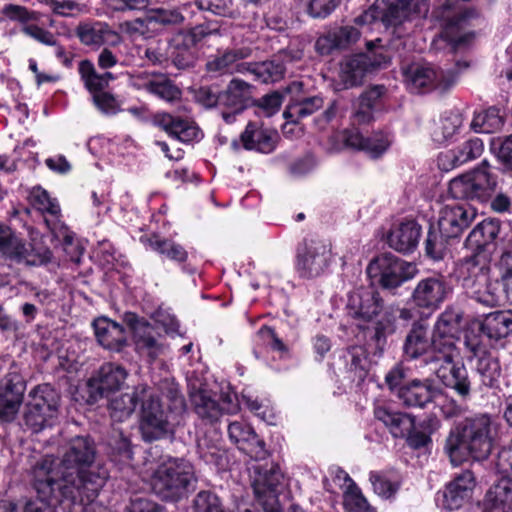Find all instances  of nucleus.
I'll return each instance as SVG.
<instances>
[{
  "label": "nucleus",
  "instance_id": "338daca9",
  "mask_svg": "<svg viewBox=\"0 0 512 512\" xmlns=\"http://www.w3.org/2000/svg\"><path fill=\"white\" fill-rule=\"evenodd\" d=\"M22 32L43 45L57 46L56 36L51 31L36 24L25 25Z\"/></svg>",
  "mask_w": 512,
  "mask_h": 512
},
{
  "label": "nucleus",
  "instance_id": "603ef678",
  "mask_svg": "<svg viewBox=\"0 0 512 512\" xmlns=\"http://www.w3.org/2000/svg\"><path fill=\"white\" fill-rule=\"evenodd\" d=\"M78 71L85 88L92 94V96L104 91V78H102L96 71L94 64L91 61H80Z\"/></svg>",
  "mask_w": 512,
  "mask_h": 512
},
{
  "label": "nucleus",
  "instance_id": "ea45409f",
  "mask_svg": "<svg viewBox=\"0 0 512 512\" xmlns=\"http://www.w3.org/2000/svg\"><path fill=\"white\" fill-rule=\"evenodd\" d=\"M191 401L198 417L207 424L216 423L223 415L220 404L206 391L198 390L191 394Z\"/></svg>",
  "mask_w": 512,
  "mask_h": 512
},
{
  "label": "nucleus",
  "instance_id": "473e14b6",
  "mask_svg": "<svg viewBox=\"0 0 512 512\" xmlns=\"http://www.w3.org/2000/svg\"><path fill=\"white\" fill-rule=\"evenodd\" d=\"M486 512H512V479L504 476L487 491L484 499Z\"/></svg>",
  "mask_w": 512,
  "mask_h": 512
},
{
  "label": "nucleus",
  "instance_id": "5fc2aeb1",
  "mask_svg": "<svg viewBox=\"0 0 512 512\" xmlns=\"http://www.w3.org/2000/svg\"><path fill=\"white\" fill-rule=\"evenodd\" d=\"M197 453L199 457L207 464L220 465L224 456L217 440H212L207 436L200 438L197 442Z\"/></svg>",
  "mask_w": 512,
  "mask_h": 512
},
{
  "label": "nucleus",
  "instance_id": "6e6d98bb",
  "mask_svg": "<svg viewBox=\"0 0 512 512\" xmlns=\"http://www.w3.org/2000/svg\"><path fill=\"white\" fill-rule=\"evenodd\" d=\"M54 14L63 17H71L86 11V5L81 0H40Z\"/></svg>",
  "mask_w": 512,
  "mask_h": 512
},
{
  "label": "nucleus",
  "instance_id": "423d86ee",
  "mask_svg": "<svg viewBox=\"0 0 512 512\" xmlns=\"http://www.w3.org/2000/svg\"><path fill=\"white\" fill-rule=\"evenodd\" d=\"M497 186L496 176L489 163L484 160L474 170L462 174L449 183V193L459 200H488Z\"/></svg>",
  "mask_w": 512,
  "mask_h": 512
},
{
  "label": "nucleus",
  "instance_id": "4be33fe9",
  "mask_svg": "<svg viewBox=\"0 0 512 512\" xmlns=\"http://www.w3.org/2000/svg\"><path fill=\"white\" fill-rule=\"evenodd\" d=\"M230 440L253 459H264L267 456L265 442L259 438L253 428L243 422H232L228 426Z\"/></svg>",
  "mask_w": 512,
  "mask_h": 512
},
{
  "label": "nucleus",
  "instance_id": "69168bd1",
  "mask_svg": "<svg viewBox=\"0 0 512 512\" xmlns=\"http://www.w3.org/2000/svg\"><path fill=\"white\" fill-rule=\"evenodd\" d=\"M335 42L338 49L347 48L351 44L355 43L359 37V30L351 25H345L332 29Z\"/></svg>",
  "mask_w": 512,
  "mask_h": 512
},
{
  "label": "nucleus",
  "instance_id": "774afa93",
  "mask_svg": "<svg viewBox=\"0 0 512 512\" xmlns=\"http://www.w3.org/2000/svg\"><path fill=\"white\" fill-rule=\"evenodd\" d=\"M163 385L166 387V398L170 401L169 410L172 414L181 415L186 409V403L183 395L180 393L178 385L173 382L165 381Z\"/></svg>",
  "mask_w": 512,
  "mask_h": 512
},
{
  "label": "nucleus",
  "instance_id": "8fccbe9b",
  "mask_svg": "<svg viewBox=\"0 0 512 512\" xmlns=\"http://www.w3.org/2000/svg\"><path fill=\"white\" fill-rule=\"evenodd\" d=\"M148 242L151 249L172 261L183 263L188 258V253L185 248L172 240L160 239L158 236H153Z\"/></svg>",
  "mask_w": 512,
  "mask_h": 512
},
{
  "label": "nucleus",
  "instance_id": "2eb2a0df",
  "mask_svg": "<svg viewBox=\"0 0 512 512\" xmlns=\"http://www.w3.org/2000/svg\"><path fill=\"white\" fill-rule=\"evenodd\" d=\"M128 376L127 371L120 365L105 363L97 374L88 381L89 396L97 401L109 393L119 390Z\"/></svg>",
  "mask_w": 512,
  "mask_h": 512
},
{
  "label": "nucleus",
  "instance_id": "6e6552de",
  "mask_svg": "<svg viewBox=\"0 0 512 512\" xmlns=\"http://www.w3.org/2000/svg\"><path fill=\"white\" fill-rule=\"evenodd\" d=\"M179 415L164 410L160 399L148 387V392L142 400L140 431L145 441H154L164 437L173 430Z\"/></svg>",
  "mask_w": 512,
  "mask_h": 512
},
{
  "label": "nucleus",
  "instance_id": "39448f33",
  "mask_svg": "<svg viewBox=\"0 0 512 512\" xmlns=\"http://www.w3.org/2000/svg\"><path fill=\"white\" fill-rule=\"evenodd\" d=\"M462 313L454 308H447L438 317L432 333L431 363H450L459 356L456 346Z\"/></svg>",
  "mask_w": 512,
  "mask_h": 512
},
{
  "label": "nucleus",
  "instance_id": "ddd939ff",
  "mask_svg": "<svg viewBox=\"0 0 512 512\" xmlns=\"http://www.w3.org/2000/svg\"><path fill=\"white\" fill-rule=\"evenodd\" d=\"M346 307L351 317L369 322L381 313L383 299L373 286H361L349 293Z\"/></svg>",
  "mask_w": 512,
  "mask_h": 512
},
{
  "label": "nucleus",
  "instance_id": "72a5a7b5",
  "mask_svg": "<svg viewBox=\"0 0 512 512\" xmlns=\"http://www.w3.org/2000/svg\"><path fill=\"white\" fill-rule=\"evenodd\" d=\"M148 392V386L140 384L135 387L133 392L124 393L110 401V416L115 422H123L128 419L136 409L139 401L144 400Z\"/></svg>",
  "mask_w": 512,
  "mask_h": 512
},
{
  "label": "nucleus",
  "instance_id": "bb28decb",
  "mask_svg": "<svg viewBox=\"0 0 512 512\" xmlns=\"http://www.w3.org/2000/svg\"><path fill=\"white\" fill-rule=\"evenodd\" d=\"M421 236V226L413 221L395 224L387 236L388 245L401 253H410L415 250Z\"/></svg>",
  "mask_w": 512,
  "mask_h": 512
},
{
  "label": "nucleus",
  "instance_id": "09e8293b",
  "mask_svg": "<svg viewBox=\"0 0 512 512\" xmlns=\"http://www.w3.org/2000/svg\"><path fill=\"white\" fill-rule=\"evenodd\" d=\"M503 125L501 116L496 109L475 112L470 128L476 133H493Z\"/></svg>",
  "mask_w": 512,
  "mask_h": 512
},
{
  "label": "nucleus",
  "instance_id": "13d9d810",
  "mask_svg": "<svg viewBox=\"0 0 512 512\" xmlns=\"http://www.w3.org/2000/svg\"><path fill=\"white\" fill-rule=\"evenodd\" d=\"M409 18L403 0H390L386 10L381 15V21L386 26H397Z\"/></svg>",
  "mask_w": 512,
  "mask_h": 512
},
{
  "label": "nucleus",
  "instance_id": "79ce46f5",
  "mask_svg": "<svg viewBox=\"0 0 512 512\" xmlns=\"http://www.w3.org/2000/svg\"><path fill=\"white\" fill-rule=\"evenodd\" d=\"M30 199L36 209L43 214L49 215L50 218L45 216V223L54 232L59 222L61 211L58 202L52 199L49 194L40 187L34 188L31 191Z\"/></svg>",
  "mask_w": 512,
  "mask_h": 512
},
{
  "label": "nucleus",
  "instance_id": "c03bdc74",
  "mask_svg": "<svg viewBox=\"0 0 512 512\" xmlns=\"http://www.w3.org/2000/svg\"><path fill=\"white\" fill-rule=\"evenodd\" d=\"M0 251L11 259L21 261L29 254V247L9 227L0 223Z\"/></svg>",
  "mask_w": 512,
  "mask_h": 512
},
{
  "label": "nucleus",
  "instance_id": "4c0bfd02",
  "mask_svg": "<svg viewBox=\"0 0 512 512\" xmlns=\"http://www.w3.org/2000/svg\"><path fill=\"white\" fill-rule=\"evenodd\" d=\"M252 86L241 80L232 79L225 90L221 91L220 107L243 111L251 98Z\"/></svg>",
  "mask_w": 512,
  "mask_h": 512
},
{
  "label": "nucleus",
  "instance_id": "680f3d73",
  "mask_svg": "<svg viewBox=\"0 0 512 512\" xmlns=\"http://www.w3.org/2000/svg\"><path fill=\"white\" fill-rule=\"evenodd\" d=\"M113 12L142 11L148 8L151 0H101Z\"/></svg>",
  "mask_w": 512,
  "mask_h": 512
},
{
  "label": "nucleus",
  "instance_id": "7ed1b4c3",
  "mask_svg": "<svg viewBox=\"0 0 512 512\" xmlns=\"http://www.w3.org/2000/svg\"><path fill=\"white\" fill-rule=\"evenodd\" d=\"M489 271L487 254H480L476 258H464L458 264V275L467 294L478 303L494 307L499 304L500 296L497 292V283L489 281Z\"/></svg>",
  "mask_w": 512,
  "mask_h": 512
},
{
  "label": "nucleus",
  "instance_id": "3c124183",
  "mask_svg": "<svg viewBox=\"0 0 512 512\" xmlns=\"http://www.w3.org/2000/svg\"><path fill=\"white\" fill-rule=\"evenodd\" d=\"M451 238L444 235L439 226L430 227L425 240L426 255L433 260L443 259L447 250V241Z\"/></svg>",
  "mask_w": 512,
  "mask_h": 512
},
{
  "label": "nucleus",
  "instance_id": "4d7b16f0",
  "mask_svg": "<svg viewBox=\"0 0 512 512\" xmlns=\"http://www.w3.org/2000/svg\"><path fill=\"white\" fill-rule=\"evenodd\" d=\"M370 482L375 493L385 499L394 496L399 489L398 480L384 473L371 472Z\"/></svg>",
  "mask_w": 512,
  "mask_h": 512
},
{
  "label": "nucleus",
  "instance_id": "a18cd8bd",
  "mask_svg": "<svg viewBox=\"0 0 512 512\" xmlns=\"http://www.w3.org/2000/svg\"><path fill=\"white\" fill-rule=\"evenodd\" d=\"M348 372L353 381L361 384L368 375L370 363L367 352L362 346H353L347 354Z\"/></svg>",
  "mask_w": 512,
  "mask_h": 512
},
{
  "label": "nucleus",
  "instance_id": "dca6fc26",
  "mask_svg": "<svg viewBox=\"0 0 512 512\" xmlns=\"http://www.w3.org/2000/svg\"><path fill=\"white\" fill-rule=\"evenodd\" d=\"M25 383L17 373H9L0 384V421L14 420L23 400Z\"/></svg>",
  "mask_w": 512,
  "mask_h": 512
},
{
  "label": "nucleus",
  "instance_id": "a19ab883",
  "mask_svg": "<svg viewBox=\"0 0 512 512\" xmlns=\"http://www.w3.org/2000/svg\"><path fill=\"white\" fill-rule=\"evenodd\" d=\"M241 73H251L261 83H273L282 79L285 71L284 65L277 60L260 63H246L240 66Z\"/></svg>",
  "mask_w": 512,
  "mask_h": 512
},
{
  "label": "nucleus",
  "instance_id": "9b49d317",
  "mask_svg": "<svg viewBox=\"0 0 512 512\" xmlns=\"http://www.w3.org/2000/svg\"><path fill=\"white\" fill-rule=\"evenodd\" d=\"M123 323L130 329L136 352L150 361L161 355L165 346L155 328L144 318L133 312H126L122 316Z\"/></svg>",
  "mask_w": 512,
  "mask_h": 512
},
{
  "label": "nucleus",
  "instance_id": "de8ad7c7",
  "mask_svg": "<svg viewBox=\"0 0 512 512\" xmlns=\"http://www.w3.org/2000/svg\"><path fill=\"white\" fill-rule=\"evenodd\" d=\"M476 371L483 385L487 387L496 386L501 376L499 360L488 353L478 357Z\"/></svg>",
  "mask_w": 512,
  "mask_h": 512
},
{
  "label": "nucleus",
  "instance_id": "c756f323",
  "mask_svg": "<svg viewBox=\"0 0 512 512\" xmlns=\"http://www.w3.org/2000/svg\"><path fill=\"white\" fill-rule=\"evenodd\" d=\"M278 140V134L256 122H249L241 134L243 146L248 150H256L261 153H271Z\"/></svg>",
  "mask_w": 512,
  "mask_h": 512
},
{
  "label": "nucleus",
  "instance_id": "1a4fd4ad",
  "mask_svg": "<svg viewBox=\"0 0 512 512\" xmlns=\"http://www.w3.org/2000/svg\"><path fill=\"white\" fill-rule=\"evenodd\" d=\"M60 396L48 384L35 387L29 392L24 412V422L32 431H41L49 420L58 414Z\"/></svg>",
  "mask_w": 512,
  "mask_h": 512
},
{
  "label": "nucleus",
  "instance_id": "4468645a",
  "mask_svg": "<svg viewBox=\"0 0 512 512\" xmlns=\"http://www.w3.org/2000/svg\"><path fill=\"white\" fill-rule=\"evenodd\" d=\"M450 293V287L441 275L421 279L412 292V301L418 308L435 311Z\"/></svg>",
  "mask_w": 512,
  "mask_h": 512
},
{
  "label": "nucleus",
  "instance_id": "f3484780",
  "mask_svg": "<svg viewBox=\"0 0 512 512\" xmlns=\"http://www.w3.org/2000/svg\"><path fill=\"white\" fill-rule=\"evenodd\" d=\"M75 34L83 45L89 47H115L122 42L121 35L103 21L81 22L76 27Z\"/></svg>",
  "mask_w": 512,
  "mask_h": 512
},
{
  "label": "nucleus",
  "instance_id": "0e129e2a",
  "mask_svg": "<svg viewBox=\"0 0 512 512\" xmlns=\"http://www.w3.org/2000/svg\"><path fill=\"white\" fill-rule=\"evenodd\" d=\"M364 151L373 158L381 156L390 146L391 140L387 134L376 133L367 137Z\"/></svg>",
  "mask_w": 512,
  "mask_h": 512
},
{
  "label": "nucleus",
  "instance_id": "393cba45",
  "mask_svg": "<svg viewBox=\"0 0 512 512\" xmlns=\"http://www.w3.org/2000/svg\"><path fill=\"white\" fill-rule=\"evenodd\" d=\"M474 486L473 473L469 470L462 472L442 492L441 506L447 510L459 509L469 499Z\"/></svg>",
  "mask_w": 512,
  "mask_h": 512
},
{
  "label": "nucleus",
  "instance_id": "7c9ffc66",
  "mask_svg": "<svg viewBox=\"0 0 512 512\" xmlns=\"http://www.w3.org/2000/svg\"><path fill=\"white\" fill-rule=\"evenodd\" d=\"M375 418L382 422L394 437H406L414 430L415 421L406 413L394 411L385 405H377L374 408Z\"/></svg>",
  "mask_w": 512,
  "mask_h": 512
},
{
  "label": "nucleus",
  "instance_id": "c9c22d12",
  "mask_svg": "<svg viewBox=\"0 0 512 512\" xmlns=\"http://www.w3.org/2000/svg\"><path fill=\"white\" fill-rule=\"evenodd\" d=\"M429 349L432 350V337L429 338L427 327L421 323L413 324L403 344L404 357L409 360L417 359L426 354ZM431 356L432 353L427 360L429 364H431Z\"/></svg>",
  "mask_w": 512,
  "mask_h": 512
},
{
  "label": "nucleus",
  "instance_id": "bf43d9fd",
  "mask_svg": "<svg viewBox=\"0 0 512 512\" xmlns=\"http://www.w3.org/2000/svg\"><path fill=\"white\" fill-rule=\"evenodd\" d=\"M193 512H225L217 495L209 491L199 492L193 500Z\"/></svg>",
  "mask_w": 512,
  "mask_h": 512
},
{
  "label": "nucleus",
  "instance_id": "864d4df0",
  "mask_svg": "<svg viewBox=\"0 0 512 512\" xmlns=\"http://www.w3.org/2000/svg\"><path fill=\"white\" fill-rule=\"evenodd\" d=\"M486 336L481 331V324L478 328L470 327L464 333L463 343L471 357H480L487 354L488 343Z\"/></svg>",
  "mask_w": 512,
  "mask_h": 512
},
{
  "label": "nucleus",
  "instance_id": "f8f14e48",
  "mask_svg": "<svg viewBox=\"0 0 512 512\" xmlns=\"http://www.w3.org/2000/svg\"><path fill=\"white\" fill-rule=\"evenodd\" d=\"M332 258L331 244L322 239H305L297 250L296 267L303 277H317Z\"/></svg>",
  "mask_w": 512,
  "mask_h": 512
},
{
  "label": "nucleus",
  "instance_id": "37998d69",
  "mask_svg": "<svg viewBox=\"0 0 512 512\" xmlns=\"http://www.w3.org/2000/svg\"><path fill=\"white\" fill-rule=\"evenodd\" d=\"M385 93L384 86L377 85L366 90L358 99L353 113L354 122L358 124L369 123L373 119L376 102Z\"/></svg>",
  "mask_w": 512,
  "mask_h": 512
},
{
  "label": "nucleus",
  "instance_id": "2f4dec72",
  "mask_svg": "<svg viewBox=\"0 0 512 512\" xmlns=\"http://www.w3.org/2000/svg\"><path fill=\"white\" fill-rule=\"evenodd\" d=\"M481 331L490 344L512 334V311L499 310L484 316Z\"/></svg>",
  "mask_w": 512,
  "mask_h": 512
},
{
  "label": "nucleus",
  "instance_id": "6ab92c4d",
  "mask_svg": "<svg viewBox=\"0 0 512 512\" xmlns=\"http://www.w3.org/2000/svg\"><path fill=\"white\" fill-rule=\"evenodd\" d=\"M251 52L248 47L218 50L206 61L205 70L212 78L230 75L235 72L241 73L240 66L244 63L240 61L250 57Z\"/></svg>",
  "mask_w": 512,
  "mask_h": 512
},
{
  "label": "nucleus",
  "instance_id": "e2e57ef3",
  "mask_svg": "<svg viewBox=\"0 0 512 512\" xmlns=\"http://www.w3.org/2000/svg\"><path fill=\"white\" fill-rule=\"evenodd\" d=\"M1 13L8 19L21 23L34 21L38 18L37 12L16 4H7L3 6Z\"/></svg>",
  "mask_w": 512,
  "mask_h": 512
},
{
  "label": "nucleus",
  "instance_id": "0eeeda50",
  "mask_svg": "<svg viewBox=\"0 0 512 512\" xmlns=\"http://www.w3.org/2000/svg\"><path fill=\"white\" fill-rule=\"evenodd\" d=\"M366 271L373 283L392 291L414 278L417 268L413 263L385 253L374 258Z\"/></svg>",
  "mask_w": 512,
  "mask_h": 512
},
{
  "label": "nucleus",
  "instance_id": "9d476101",
  "mask_svg": "<svg viewBox=\"0 0 512 512\" xmlns=\"http://www.w3.org/2000/svg\"><path fill=\"white\" fill-rule=\"evenodd\" d=\"M402 74L407 88L413 93L430 89L445 91L456 81L454 73L436 71L428 64L412 63L403 66Z\"/></svg>",
  "mask_w": 512,
  "mask_h": 512
},
{
  "label": "nucleus",
  "instance_id": "cd10ccee",
  "mask_svg": "<svg viewBox=\"0 0 512 512\" xmlns=\"http://www.w3.org/2000/svg\"><path fill=\"white\" fill-rule=\"evenodd\" d=\"M152 121L155 126L165 131L169 136L182 142H190L197 139L200 134L198 127L194 124L170 113H156Z\"/></svg>",
  "mask_w": 512,
  "mask_h": 512
},
{
  "label": "nucleus",
  "instance_id": "a878e982",
  "mask_svg": "<svg viewBox=\"0 0 512 512\" xmlns=\"http://www.w3.org/2000/svg\"><path fill=\"white\" fill-rule=\"evenodd\" d=\"M93 327L97 341L103 348L120 352L127 346V335L121 324L100 317L93 322Z\"/></svg>",
  "mask_w": 512,
  "mask_h": 512
},
{
  "label": "nucleus",
  "instance_id": "c85d7f7f",
  "mask_svg": "<svg viewBox=\"0 0 512 512\" xmlns=\"http://www.w3.org/2000/svg\"><path fill=\"white\" fill-rule=\"evenodd\" d=\"M436 394L437 389L431 381L417 379L400 386L396 392L398 399L404 406L419 408L430 403Z\"/></svg>",
  "mask_w": 512,
  "mask_h": 512
},
{
  "label": "nucleus",
  "instance_id": "412c9836",
  "mask_svg": "<svg viewBox=\"0 0 512 512\" xmlns=\"http://www.w3.org/2000/svg\"><path fill=\"white\" fill-rule=\"evenodd\" d=\"M500 221L495 218H487L478 223L469 233L466 239V247L473 254L467 258H476L480 254H487L491 260V247L500 232Z\"/></svg>",
  "mask_w": 512,
  "mask_h": 512
},
{
  "label": "nucleus",
  "instance_id": "f257e3e1",
  "mask_svg": "<svg viewBox=\"0 0 512 512\" xmlns=\"http://www.w3.org/2000/svg\"><path fill=\"white\" fill-rule=\"evenodd\" d=\"M96 459L95 443L88 436L72 438L56 466L54 459L45 457L34 469L38 503L52 510L48 503L69 501L85 505L84 512H112L93 504L109 477L108 469Z\"/></svg>",
  "mask_w": 512,
  "mask_h": 512
},
{
  "label": "nucleus",
  "instance_id": "58836bf2",
  "mask_svg": "<svg viewBox=\"0 0 512 512\" xmlns=\"http://www.w3.org/2000/svg\"><path fill=\"white\" fill-rule=\"evenodd\" d=\"M324 106V100L320 96H297L292 97L286 107L283 116L288 123H299L320 110Z\"/></svg>",
  "mask_w": 512,
  "mask_h": 512
},
{
  "label": "nucleus",
  "instance_id": "49530a36",
  "mask_svg": "<svg viewBox=\"0 0 512 512\" xmlns=\"http://www.w3.org/2000/svg\"><path fill=\"white\" fill-rule=\"evenodd\" d=\"M192 3H186L178 8L165 9L156 8L151 9L147 14V21L149 23H157L161 25H178L184 22V12H188L192 8Z\"/></svg>",
  "mask_w": 512,
  "mask_h": 512
},
{
  "label": "nucleus",
  "instance_id": "b1692460",
  "mask_svg": "<svg viewBox=\"0 0 512 512\" xmlns=\"http://www.w3.org/2000/svg\"><path fill=\"white\" fill-rule=\"evenodd\" d=\"M431 365L445 386L452 388L463 398L469 397L471 383L464 365H456L455 359H452L450 363L438 362L437 364L431 363Z\"/></svg>",
  "mask_w": 512,
  "mask_h": 512
},
{
  "label": "nucleus",
  "instance_id": "aec40b11",
  "mask_svg": "<svg viewBox=\"0 0 512 512\" xmlns=\"http://www.w3.org/2000/svg\"><path fill=\"white\" fill-rule=\"evenodd\" d=\"M483 151V141L473 137L441 152L438 156V166L442 170L449 171L479 158Z\"/></svg>",
  "mask_w": 512,
  "mask_h": 512
},
{
  "label": "nucleus",
  "instance_id": "a211bd4d",
  "mask_svg": "<svg viewBox=\"0 0 512 512\" xmlns=\"http://www.w3.org/2000/svg\"><path fill=\"white\" fill-rule=\"evenodd\" d=\"M130 83L134 88L146 90L166 102L181 98V90L164 74L137 73L131 75Z\"/></svg>",
  "mask_w": 512,
  "mask_h": 512
},
{
  "label": "nucleus",
  "instance_id": "f03ea898",
  "mask_svg": "<svg viewBox=\"0 0 512 512\" xmlns=\"http://www.w3.org/2000/svg\"><path fill=\"white\" fill-rule=\"evenodd\" d=\"M496 435V424L490 416L480 414L466 418L450 430L444 452L455 467L470 459L482 461L490 455Z\"/></svg>",
  "mask_w": 512,
  "mask_h": 512
},
{
  "label": "nucleus",
  "instance_id": "20e7f679",
  "mask_svg": "<svg viewBox=\"0 0 512 512\" xmlns=\"http://www.w3.org/2000/svg\"><path fill=\"white\" fill-rule=\"evenodd\" d=\"M195 480L194 468L190 462L169 459L154 472L152 489L164 500L177 501L186 495Z\"/></svg>",
  "mask_w": 512,
  "mask_h": 512
},
{
  "label": "nucleus",
  "instance_id": "e433bc0d",
  "mask_svg": "<svg viewBox=\"0 0 512 512\" xmlns=\"http://www.w3.org/2000/svg\"><path fill=\"white\" fill-rule=\"evenodd\" d=\"M370 55L359 54L351 58L346 59L341 64L339 77L344 85V88H350L360 85L366 75L369 72Z\"/></svg>",
  "mask_w": 512,
  "mask_h": 512
},
{
  "label": "nucleus",
  "instance_id": "f704fd0d",
  "mask_svg": "<svg viewBox=\"0 0 512 512\" xmlns=\"http://www.w3.org/2000/svg\"><path fill=\"white\" fill-rule=\"evenodd\" d=\"M252 480V487L258 499L267 498L274 500L275 491L281 482L282 474L276 465L269 468L264 466H255Z\"/></svg>",
  "mask_w": 512,
  "mask_h": 512
},
{
  "label": "nucleus",
  "instance_id": "052dcab7",
  "mask_svg": "<svg viewBox=\"0 0 512 512\" xmlns=\"http://www.w3.org/2000/svg\"><path fill=\"white\" fill-rule=\"evenodd\" d=\"M170 57L173 64L179 69H185L193 65L194 57L188 46H181L179 38H175L170 45Z\"/></svg>",
  "mask_w": 512,
  "mask_h": 512
},
{
  "label": "nucleus",
  "instance_id": "5701e85b",
  "mask_svg": "<svg viewBox=\"0 0 512 512\" xmlns=\"http://www.w3.org/2000/svg\"><path fill=\"white\" fill-rule=\"evenodd\" d=\"M476 217V211L464 205H446L440 214L438 226L447 237L456 238L469 227Z\"/></svg>",
  "mask_w": 512,
  "mask_h": 512
}]
</instances>
